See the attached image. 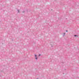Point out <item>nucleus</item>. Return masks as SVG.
<instances>
[{
  "mask_svg": "<svg viewBox=\"0 0 79 79\" xmlns=\"http://www.w3.org/2000/svg\"><path fill=\"white\" fill-rule=\"evenodd\" d=\"M35 57L36 60H37V55H35Z\"/></svg>",
  "mask_w": 79,
  "mask_h": 79,
  "instance_id": "obj_1",
  "label": "nucleus"
},
{
  "mask_svg": "<svg viewBox=\"0 0 79 79\" xmlns=\"http://www.w3.org/2000/svg\"><path fill=\"white\" fill-rule=\"evenodd\" d=\"M74 36L75 37H78V35H74Z\"/></svg>",
  "mask_w": 79,
  "mask_h": 79,
  "instance_id": "obj_2",
  "label": "nucleus"
},
{
  "mask_svg": "<svg viewBox=\"0 0 79 79\" xmlns=\"http://www.w3.org/2000/svg\"><path fill=\"white\" fill-rule=\"evenodd\" d=\"M18 13H19V10H18Z\"/></svg>",
  "mask_w": 79,
  "mask_h": 79,
  "instance_id": "obj_3",
  "label": "nucleus"
},
{
  "mask_svg": "<svg viewBox=\"0 0 79 79\" xmlns=\"http://www.w3.org/2000/svg\"><path fill=\"white\" fill-rule=\"evenodd\" d=\"M66 32H68V30H66Z\"/></svg>",
  "mask_w": 79,
  "mask_h": 79,
  "instance_id": "obj_4",
  "label": "nucleus"
},
{
  "mask_svg": "<svg viewBox=\"0 0 79 79\" xmlns=\"http://www.w3.org/2000/svg\"><path fill=\"white\" fill-rule=\"evenodd\" d=\"M40 56V55H39V56Z\"/></svg>",
  "mask_w": 79,
  "mask_h": 79,
  "instance_id": "obj_5",
  "label": "nucleus"
},
{
  "mask_svg": "<svg viewBox=\"0 0 79 79\" xmlns=\"http://www.w3.org/2000/svg\"><path fill=\"white\" fill-rule=\"evenodd\" d=\"M64 34H65V33H64Z\"/></svg>",
  "mask_w": 79,
  "mask_h": 79,
  "instance_id": "obj_6",
  "label": "nucleus"
},
{
  "mask_svg": "<svg viewBox=\"0 0 79 79\" xmlns=\"http://www.w3.org/2000/svg\"><path fill=\"white\" fill-rule=\"evenodd\" d=\"M37 79H38V78H37Z\"/></svg>",
  "mask_w": 79,
  "mask_h": 79,
  "instance_id": "obj_7",
  "label": "nucleus"
}]
</instances>
